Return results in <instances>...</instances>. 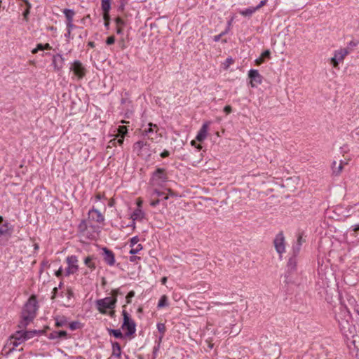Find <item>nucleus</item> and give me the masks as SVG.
Masks as SVG:
<instances>
[{
    "mask_svg": "<svg viewBox=\"0 0 359 359\" xmlns=\"http://www.w3.org/2000/svg\"><path fill=\"white\" fill-rule=\"evenodd\" d=\"M341 313L344 314L345 320H339V316H337V320L343 334L346 339L348 346H353L356 351V356L359 359V334H355V327L349 325L348 318H350L349 311H347L346 307H341Z\"/></svg>",
    "mask_w": 359,
    "mask_h": 359,
    "instance_id": "f257e3e1",
    "label": "nucleus"
},
{
    "mask_svg": "<svg viewBox=\"0 0 359 359\" xmlns=\"http://www.w3.org/2000/svg\"><path fill=\"white\" fill-rule=\"evenodd\" d=\"M37 309L38 306L36 297L31 296L23 307L21 314V320L18 325L19 328L25 329L27 326L32 322L36 317Z\"/></svg>",
    "mask_w": 359,
    "mask_h": 359,
    "instance_id": "f03ea898",
    "label": "nucleus"
},
{
    "mask_svg": "<svg viewBox=\"0 0 359 359\" xmlns=\"http://www.w3.org/2000/svg\"><path fill=\"white\" fill-rule=\"evenodd\" d=\"M21 333V331H16L7 341L4 346V350L6 351V354L13 352L16 347L25 341V338Z\"/></svg>",
    "mask_w": 359,
    "mask_h": 359,
    "instance_id": "7ed1b4c3",
    "label": "nucleus"
},
{
    "mask_svg": "<svg viewBox=\"0 0 359 359\" xmlns=\"http://www.w3.org/2000/svg\"><path fill=\"white\" fill-rule=\"evenodd\" d=\"M117 299L116 298L105 297L97 299L95 302L97 310L103 314L107 313L106 309H114L116 306Z\"/></svg>",
    "mask_w": 359,
    "mask_h": 359,
    "instance_id": "20e7f679",
    "label": "nucleus"
},
{
    "mask_svg": "<svg viewBox=\"0 0 359 359\" xmlns=\"http://www.w3.org/2000/svg\"><path fill=\"white\" fill-rule=\"evenodd\" d=\"M168 176L164 168H157L150 180V184L152 186H161L164 182H167Z\"/></svg>",
    "mask_w": 359,
    "mask_h": 359,
    "instance_id": "39448f33",
    "label": "nucleus"
},
{
    "mask_svg": "<svg viewBox=\"0 0 359 359\" xmlns=\"http://www.w3.org/2000/svg\"><path fill=\"white\" fill-rule=\"evenodd\" d=\"M122 315L123 316V323L121 326L122 329L127 330L126 335H133V334H135L136 331L135 323L130 318L129 314L127 313L126 310H123L122 311Z\"/></svg>",
    "mask_w": 359,
    "mask_h": 359,
    "instance_id": "423d86ee",
    "label": "nucleus"
},
{
    "mask_svg": "<svg viewBox=\"0 0 359 359\" xmlns=\"http://www.w3.org/2000/svg\"><path fill=\"white\" fill-rule=\"evenodd\" d=\"M67 267L65 269V276H69L70 275L76 273L79 271V259L76 255H70L66 258Z\"/></svg>",
    "mask_w": 359,
    "mask_h": 359,
    "instance_id": "0eeeda50",
    "label": "nucleus"
},
{
    "mask_svg": "<svg viewBox=\"0 0 359 359\" xmlns=\"http://www.w3.org/2000/svg\"><path fill=\"white\" fill-rule=\"evenodd\" d=\"M350 50L348 48H340L337 50L334 53V57L331 58V63L333 67L335 68H338L339 63L342 62L344 57L349 54Z\"/></svg>",
    "mask_w": 359,
    "mask_h": 359,
    "instance_id": "6e6552de",
    "label": "nucleus"
},
{
    "mask_svg": "<svg viewBox=\"0 0 359 359\" xmlns=\"http://www.w3.org/2000/svg\"><path fill=\"white\" fill-rule=\"evenodd\" d=\"M273 245L276 252L281 255L285 252V236L283 233L279 232L273 240Z\"/></svg>",
    "mask_w": 359,
    "mask_h": 359,
    "instance_id": "1a4fd4ad",
    "label": "nucleus"
},
{
    "mask_svg": "<svg viewBox=\"0 0 359 359\" xmlns=\"http://www.w3.org/2000/svg\"><path fill=\"white\" fill-rule=\"evenodd\" d=\"M248 76L250 79V83L252 88L257 87L258 84H261L262 82V76L257 69H250Z\"/></svg>",
    "mask_w": 359,
    "mask_h": 359,
    "instance_id": "9d476101",
    "label": "nucleus"
},
{
    "mask_svg": "<svg viewBox=\"0 0 359 359\" xmlns=\"http://www.w3.org/2000/svg\"><path fill=\"white\" fill-rule=\"evenodd\" d=\"M70 69L73 71L74 74L79 78H83L85 76L86 69L82 63L79 60H76L73 62L70 67Z\"/></svg>",
    "mask_w": 359,
    "mask_h": 359,
    "instance_id": "9b49d317",
    "label": "nucleus"
},
{
    "mask_svg": "<svg viewBox=\"0 0 359 359\" xmlns=\"http://www.w3.org/2000/svg\"><path fill=\"white\" fill-rule=\"evenodd\" d=\"M102 257L104 261L109 266H113L115 263V256L114 252L107 248H102Z\"/></svg>",
    "mask_w": 359,
    "mask_h": 359,
    "instance_id": "f8f14e48",
    "label": "nucleus"
},
{
    "mask_svg": "<svg viewBox=\"0 0 359 359\" xmlns=\"http://www.w3.org/2000/svg\"><path fill=\"white\" fill-rule=\"evenodd\" d=\"M88 216L90 219L97 223H102L104 221V217L103 215L95 208H93L89 210Z\"/></svg>",
    "mask_w": 359,
    "mask_h": 359,
    "instance_id": "ddd939ff",
    "label": "nucleus"
},
{
    "mask_svg": "<svg viewBox=\"0 0 359 359\" xmlns=\"http://www.w3.org/2000/svg\"><path fill=\"white\" fill-rule=\"evenodd\" d=\"M337 164V163L335 161L332 163V172L334 176H339L341 173L344 169V165L346 164V163H344L343 161H340L338 165Z\"/></svg>",
    "mask_w": 359,
    "mask_h": 359,
    "instance_id": "4468645a",
    "label": "nucleus"
},
{
    "mask_svg": "<svg viewBox=\"0 0 359 359\" xmlns=\"http://www.w3.org/2000/svg\"><path fill=\"white\" fill-rule=\"evenodd\" d=\"M64 62V58L61 55H54L53 58V65L54 66V69L56 71H59L62 68Z\"/></svg>",
    "mask_w": 359,
    "mask_h": 359,
    "instance_id": "2eb2a0df",
    "label": "nucleus"
},
{
    "mask_svg": "<svg viewBox=\"0 0 359 359\" xmlns=\"http://www.w3.org/2000/svg\"><path fill=\"white\" fill-rule=\"evenodd\" d=\"M208 123H204L202 126L201 128L200 129L196 135V140H198V142H202L206 138L208 134Z\"/></svg>",
    "mask_w": 359,
    "mask_h": 359,
    "instance_id": "dca6fc26",
    "label": "nucleus"
},
{
    "mask_svg": "<svg viewBox=\"0 0 359 359\" xmlns=\"http://www.w3.org/2000/svg\"><path fill=\"white\" fill-rule=\"evenodd\" d=\"M144 215L145 214L141 208H137L136 210H135L131 215V218L133 221V224H135V220L142 219L144 217Z\"/></svg>",
    "mask_w": 359,
    "mask_h": 359,
    "instance_id": "f3484780",
    "label": "nucleus"
},
{
    "mask_svg": "<svg viewBox=\"0 0 359 359\" xmlns=\"http://www.w3.org/2000/svg\"><path fill=\"white\" fill-rule=\"evenodd\" d=\"M67 337V332L64 330L54 331L49 334L48 338L50 339H55L59 338H66Z\"/></svg>",
    "mask_w": 359,
    "mask_h": 359,
    "instance_id": "a211bd4d",
    "label": "nucleus"
},
{
    "mask_svg": "<svg viewBox=\"0 0 359 359\" xmlns=\"http://www.w3.org/2000/svg\"><path fill=\"white\" fill-rule=\"evenodd\" d=\"M62 13L65 16L66 23L74 22V17L75 15V11L74 10L65 8L63 10Z\"/></svg>",
    "mask_w": 359,
    "mask_h": 359,
    "instance_id": "6ab92c4d",
    "label": "nucleus"
},
{
    "mask_svg": "<svg viewBox=\"0 0 359 359\" xmlns=\"http://www.w3.org/2000/svg\"><path fill=\"white\" fill-rule=\"evenodd\" d=\"M121 355V348L120 344L115 341L112 342V356L120 358Z\"/></svg>",
    "mask_w": 359,
    "mask_h": 359,
    "instance_id": "aec40b11",
    "label": "nucleus"
},
{
    "mask_svg": "<svg viewBox=\"0 0 359 359\" xmlns=\"http://www.w3.org/2000/svg\"><path fill=\"white\" fill-rule=\"evenodd\" d=\"M25 329H21V333L23 335V338H25V341L35 336V334L38 332L36 330H24Z\"/></svg>",
    "mask_w": 359,
    "mask_h": 359,
    "instance_id": "412c9836",
    "label": "nucleus"
},
{
    "mask_svg": "<svg viewBox=\"0 0 359 359\" xmlns=\"http://www.w3.org/2000/svg\"><path fill=\"white\" fill-rule=\"evenodd\" d=\"M55 326L57 327L65 326L67 324V320L65 316H57L55 318Z\"/></svg>",
    "mask_w": 359,
    "mask_h": 359,
    "instance_id": "4be33fe9",
    "label": "nucleus"
},
{
    "mask_svg": "<svg viewBox=\"0 0 359 359\" xmlns=\"http://www.w3.org/2000/svg\"><path fill=\"white\" fill-rule=\"evenodd\" d=\"M93 257L88 256L84 259L85 265L88 267L91 271L95 269V264L93 262Z\"/></svg>",
    "mask_w": 359,
    "mask_h": 359,
    "instance_id": "5701e85b",
    "label": "nucleus"
},
{
    "mask_svg": "<svg viewBox=\"0 0 359 359\" xmlns=\"http://www.w3.org/2000/svg\"><path fill=\"white\" fill-rule=\"evenodd\" d=\"M101 6L103 13H109L111 8V0H102Z\"/></svg>",
    "mask_w": 359,
    "mask_h": 359,
    "instance_id": "b1692460",
    "label": "nucleus"
},
{
    "mask_svg": "<svg viewBox=\"0 0 359 359\" xmlns=\"http://www.w3.org/2000/svg\"><path fill=\"white\" fill-rule=\"evenodd\" d=\"M257 10L255 9V7H250V8H248L245 10H242L239 13L241 15H243V16H251L255 12H256Z\"/></svg>",
    "mask_w": 359,
    "mask_h": 359,
    "instance_id": "393cba45",
    "label": "nucleus"
},
{
    "mask_svg": "<svg viewBox=\"0 0 359 359\" xmlns=\"http://www.w3.org/2000/svg\"><path fill=\"white\" fill-rule=\"evenodd\" d=\"M108 332H109V334H112L115 338H117V339L123 338V335L120 330L109 329Z\"/></svg>",
    "mask_w": 359,
    "mask_h": 359,
    "instance_id": "a878e982",
    "label": "nucleus"
},
{
    "mask_svg": "<svg viewBox=\"0 0 359 359\" xmlns=\"http://www.w3.org/2000/svg\"><path fill=\"white\" fill-rule=\"evenodd\" d=\"M168 305V297L166 295H163L161 297L159 302L158 303V308H163L167 306Z\"/></svg>",
    "mask_w": 359,
    "mask_h": 359,
    "instance_id": "bb28decb",
    "label": "nucleus"
},
{
    "mask_svg": "<svg viewBox=\"0 0 359 359\" xmlns=\"http://www.w3.org/2000/svg\"><path fill=\"white\" fill-rule=\"evenodd\" d=\"M296 264H297V262H296V259L294 257L289 259L288 262H287V267L289 269H290L291 271L295 270Z\"/></svg>",
    "mask_w": 359,
    "mask_h": 359,
    "instance_id": "cd10ccee",
    "label": "nucleus"
},
{
    "mask_svg": "<svg viewBox=\"0 0 359 359\" xmlns=\"http://www.w3.org/2000/svg\"><path fill=\"white\" fill-rule=\"evenodd\" d=\"M149 128L148 129H146L144 130V134L148 135L149 134L154 132V128L156 129V133L157 132V130H158L157 125L149 123Z\"/></svg>",
    "mask_w": 359,
    "mask_h": 359,
    "instance_id": "c85d7f7f",
    "label": "nucleus"
},
{
    "mask_svg": "<svg viewBox=\"0 0 359 359\" xmlns=\"http://www.w3.org/2000/svg\"><path fill=\"white\" fill-rule=\"evenodd\" d=\"M353 213V206L352 205H348L345 208L344 211L342 212V215L346 218L350 217Z\"/></svg>",
    "mask_w": 359,
    "mask_h": 359,
    "instance_id": "c756f323",
    "label": "nucleus"
},
{
    "mask_svg": "<svg viewBox=\"0 0 359 359\" xmlns=\"http://www.w3.org/2000/svg\"><path fill=\"white\" fill-rule=\"evenodd\" d=\"M142 249V246L141 244H137L132 248V249L130 250V254L131 255H135L138 253Z\"/></svg>",
    "mask_w": 359,
    "mask_h": 359,
    "instance_id": "7c9ffc66",
    "label": "nucleus"
},
{
    "mask_svg": "<svg viewBox=\"0 0 359 359\" xmlns=\"http://www.w3.org/2000/svg\"><path fill=\"white\" fill-rule=\"evenodd\" d=\"M157 329L159 332L161 333V336L160 337V340L163 338L164 333L165 332V325L163 323H158L157 324Z\"/></svg>",
    "mask_w": 359,
    "mask_h": 359,
    "instance_id": "2f4dec72",
    "label": "nucleus"
},
{
    "mask_svg": "<svg viewBox=\"0 0 359 359\" xmlns=\"http://www.w3.org/2000/svg\"><path fill=\"white\" fill-rule=\"evenodd\" d=\"M8 223H5L2 226L0 227V234L1 235H5L8 233L9 228H8Z\"/></svg>",
    "mask_w": 359,
    "mask_h": 359,
    "instance_id": "473e14b6",
    "label": "nucleus"
},
{
    "mask_svg": "<svg viewBox=\"0 0 359 359\" xmlns=\"http://www.w3.org/2000/svg\"><path fill=\"white\" fill-rule=\"evenodd\" d=\"M128 133L127 128L126 126H119L118 128V136L124 137Z\"/></svg>",
    "mask_w": 359,
    "mask_h": 359,
    "instance_id": "72a5a7b5",
    "label": "nucleus"
},
{
    "mask_svg": "<svg viewBox=\"0 0 359 359\" xmlns=\"http://www.w3.org/2000/svg\"><path fill=\"white\" fill-rule=\"evenodd\" d=\"M87 229V224L85 220H82L78 226V229L80 232H84Z\"/></svg>",
    "mask_w": 359,
    "mask_h": 359,
    "instance_id": "f704fd0d",
    "label": "nucleus"
},
{
    "mask_svg": "<svg viewBox=\"0 0 359 359\" xmlns=\"http://www.w3.org/2000/svg\"><path fill=\"white\" fill-rule=\"evenodd\" d=\"M79 323L77 321L72 322L69 324V327L71 330H75L79 328Z\"/></svg>",
    "mask_w": 359,
    "mask_h": 359,
    "instance_id": "c9c22d12",
    "label": "nucleus"
},
{
    "mask_svg": "<svg viewBox=\"0 0 359 359\" xmlns=\"http://www.w3.org/2000/svg\"><path fill=\"white\" fill-rule=\"evenodd\" d=\"M163 195H164V193L163 191H161L156 189H155L151 194L152 197H154V196L162 197Z\"/></svg>",
    "mask_w": 359,
    "mask_h": 359,
    "instance_id": "e433bc0d",
    "label": "nucleus"
},
{
    "mask_svg": "<svg viewBox=\"0 0 359 359\" xmlns=\"http://www.w3.org/2000/svg\"><path fill=\"white\" fill-rule=\"evenodd\" d=\"M103 18L104 20V25L108 27L109 25V13H103Z\"/></svg>",
    "mask_w": 359,
    "mask_h": 359,
    "instance_id": "4c0bfd02",
    "label": "nucleus"
},
{
    "mask_svg": "<svg viewBox=\"0 0 359 359\" xmlns=\"http://www.w3.org/2000/svg\"><path fill=\"white\" fill-rule=\"evenodd\" d=\"M135 296V292L133 290L132 291H130L127 296H126V303L127 304H130L131 302V298H133V297Z\"/></svg>",
    "mask_w": 359,
    "mask_h": 359,
    "instance_id": "58836bf2",
    "label": "nucleus"
},
{
    "mask_svg": "<svg viewBox=\"0 0 359 359\" xmlns=\"http://www.w3.org/2000/svg\"><path fill=\"white\" fill-rule=\"evenodd\" d=\"M44 50V49H43V44H42V43H38V44L36 45V47L34 49H33V50H32V53L33 54H35V53H36L39 50Z\"/></svg>",
    "mask_w": 359,
    "mask_h": 359,
    "instance_id": "ea45409f",
    "label": "nucleus"
},
{
    "mask_svg": "<svg viewBox=\"0 0 359 359\" xmlns=\"http://www.w3.org/2000/svg\"><path fill=\"white\" fill-rule=\"evenodd\" d=\"M116 27H123L124 25V21L121 18H116Z\"/></svg>",
    "mask_w": 359,
    "mask_h": 359,
    "instance_id": "a19ab883",
    "label": "nucleus"
},
{
    "mask_svg": "<svg viewBox=\"0 0 359 359\" xmlns=\"http://www.w3.org/2000/svg\"><path fill=\"white\" fill-rule=\"evenodd\" d=\"M114 42H115V37H114V36H110L106 40V43L107 45H111Z\"/></svg>",
    "mask_w": 359,
    "mask_h": 359,
    "instance_id": "79ce46f5",
    "label": "nucleus"
},
{
    "mask_svg": "<svg viewBox=\"0 0 359 359\" xmlns=\"http://www.w3.org/2000/svg\"><path fill=\"white\" fill-rule=\"evenodd\" d=\"M139 241V238L137 236H134L130 239V245L132 247L137 245V242Z\"/></svg>",
    "mask_w": 359,
    "mask_h": 359,
    "instance_id": "37998d69",
    "label": "nucleus"
},
{
    "mask_svg": "<svg viewBox=\"0 0 359 359\" xmlns=\"http://www.w3.org/2000/svg\"><path fill=\"white\" fill-rule=\"evenodd\" d=\"M66 26H67V30H69V31H72L73 29L77 28V27L76 25H74L73 22H70L69 23H66Z\"/></svg>",
    "mask_w": 359,
    "mask_h": 359,
    "instance_id": "c03bdc74",
    "label": "nucleus"
},
{
    "mask_svg": "<svg viewBox=\"0 0 359 359\" xmlns=\"http://www.w3.org/2000/svg\"><path fill=\"white\" fill-rule=\"evenodd\" d=\"M302 242H303L302 236L301 235H299V236L297 238V243L298 245L297 252H299Z\"/></svg>",
    "mask_w": 359,
    "mask_h": 359,
    "instance_id": "a18cd8bd",
    "label": "nucleus"
},
{
    "mask_svg": "<svg viewBox=\"0 0 359 359\" xmlns=\"http://www.w3.org/2000/svg\"><path fill=\"white\" fill-rule=\"evenodd\" d=\"M270 55H271V52L269 50H266L265 51H264L262 53V55L261 57H262L264 59V58H269L270 57Z\"/></svg>",
    "mask_w": 359,
    "mask_h": 359,
    "instance_id": "49530a36",
    "label": "nucleus"
},
{
    "mask_svg": "<svg viewBox=\"0 0 359 359\" xmlns=\"http://www.w3.org/2000/svg\"><path fill=\"white\" fill-rule=\"evenodd\" d=\"M226 33V32H222L221 34H218V35H216V36H214L213 37V40L215 42H217L220 40L221 37L224 35Z\"/></svg>",
    "mask_w": 359,
    "mask_h": 359,
    "instance_id": "de8ad7c7",
    "label": "nucleus"
},
{
    "mask_svg": "<svg viewBox=\"0 0 359 359\" xmlns=\"http://www.w3.org/2000/svg\"><path fill=\"white\" fill-rule=\"evenodd\" d=\"M267 2V0H262L259 4L256 6L255 7V9L257 11L259 9H260L262 6H265Z\"/></svg>",
    "mask_w": 359,
    "mask_h": 359,
    "instance_id": "09e8293b",
    "label": "nucleus"
},
{
    "mask_svg": "<svg viewBox=\"0 0 359 359\" xmlns=\"http://www.w3.org/2000/svg\"><path fill=\"white\" fill-rule=\"evenodd\" d=\"M121 294V292H119V290L118 289H116V290H113L111 291V295L112 297H111V298H116L117 299V296Z\"/></svg>",
    "mask_w": 359,
    "mask_h": 359,
    "instance_id": "8fccbe9b",
    "label": "nucleus"
},
{
    "mask_svg": "<svg viewBox=\"0 0 359 359\" xmlns=\"http://www.w3.org/2000/svg\"><path fill=\"white\" fill-rule=\"evenodd\" d=\"M116 145V138H114L109 142L107 148L115 147Z\"/></svg>",
    "mask_w": 359,
    "mask_h": 359,
    "instance_id": "3c124183",
    "label": "nucleus"
},
{
    "mask_svg": "<svg viewBox=\"0 0 359 359\" xmlns=\"http://www.w3.org/2000/svg\"><path fill=\"white\" fill-rule=\"evenodd\" d=\"M104 198V194H102L100 193H97L95 196V201L97 202V201H100L101 199Z\"/></svg>",
    "mask_w": 359,
    "mask_h": 359,
    "instance_id": "603ef678",
    "label": "nucleus"
},
{
    "mask_svg": "<svg viewBox=\"0 0 359 359\" xmlns=\"http://www.w3.org/2000/svg\"><path fill=\"white\" fill-rule=\"evenodd\" d=\"M224 111L226 114H230L231 111H232V108L230 105H226L224 107Z\"/></svg>",
    "mask_w": 359,
    "mask_h": 359,
    "instance_id": "864d4df0",
    "label": "nucleus"
},
{
    "mask_svg": "<svg viewBox=\"0 0 359 359\" xmlns=\"http://www.w3.org/2000/svg\"><path fill=\"white\" fill-rule=\"evenodd\" d=\"M160 203V199H156V200H152L151 202H150V205L152 206V207H156V205H158Z\"/></svg>",
    "mask_w": 359,
    "mask_h": 359,
    "instance_id": "5fc2aeb1",
    "label": "nucleus"
},
{
    "mask_svg": "<svg viewBox=\"0 0 359 359\" xmlns=\"http://www.w3.org/2000/svg\"><path fill=\"white\" fill-rule=\"evenodd\" d=\"M158 349H159V345H158L157 346H154V348H153V358H154V359L156 358V355H157V352L158 351Z\"/></svg>",
    "mask_w": 359,
    "mask_h": 359,
    "instance_id": "6e6d98bb",
    "label": "nucleus"
},
{
    "mask_svg": "<svg viewBox=\"0 0 359 359\" xmlns=\"http://www.w3.org/2000/svg\"><path fill=\"white\" fill-rule=\"evenodd\" d=\"M170 155V152L168 151V150H164L161 154V156L162 158H166L168 156H169Z\"/></svg>",
    "mask_w": 359,
    "mask_h": 359,
    "instance_id": "4d7b16f0",
    "label": "nucleus"
},
{
    "mask_svg": "<svg viewBox=\"0 0 359 359\" xmlns=\"http://www.w3.org/2000/svg\"><path fill=\"white\" fill-rule=\"evenodd\" d=\"M65 36L69 39H73V36L72 35V31L67 30V32L65 33Z\"/></svg>",
    "mask_w": 359,
    "mask_h": 359,
    "instance_id": "13d9d810",
    "label": "nucleus"
},
{
    "mask_svg": "<svg viewBox=\"0 0 359 359\" xmlns=\"http://www.w3.org/2000/svg\"><path fill=\"white\" fill-rule=\"evenodd\" d=\"M264 59L262 57H260L256 59L255 62L257 65H259L264 62Z\"/></svg>",
    "mask_w": 359,
    "mask_h": 359,
    "instance_id": "bf43d9fd",
    "label": "nucleus"
},
{
    "mask_svg": "<svg viewBox=\"0 0 359 359\" xmlns=\"http://www.w3.org/2000/svg\"><path fill=\"white\" fill-rule=\"evenodd\" d=\"M119 138L117 140L116 139V144L118 143V144H122L123 143V141H124V137H121V136H118Z\"/></svg>",
    "mask_w": 359,
    "mask_h": 359,
    "instance_id": "052dcab7",
    "label": "nucleus"
},
{
    "mask_svg": "<svg viewBox=\"0 0 359 359\" xmlns=\"http://www.w3.org/2000/svg\"><path fill=\"white\" fill-rule=\"evenodd\" d=\"M62 274V268L60 267L56 272H55V276L57 277H60Z\"/></svg>",
    "mask_w": 359,
    "mask_h": 359,
    "instance_id": "680f3d73",
    "label": "nucleus"
},
{
    "mask_svg": "<svg viewBox=\"0 0 359 359\" xmlns=\"http://www.w3.org/2000/svg\"><path fill=\"white\" fill-rule=\"evenodd\" d=\"M191 144L192 146L196 147L198 149H199V150L201 149V146L200 144L196 145V140H192L191 142Z\"/></svg>",
    "mask_w": 359,
    "mask_h": 359,
    "instance_id": "e2e57ef3",
    "label": "nucleus"
},
{
    "mask_svg": "<svg viewBox=\"0 0 359 359\" xmlns=\"http://www.w3.org/2000/svg\"><path fill=\"white\" fill-rule=\"evenodd\" d=\"M30 12V10L25 9V11L23 13V16L25 20H27V16L29 15Z\"/></svg>",
    "mask_w": 359,
    "mask_h": 359,
    "instance_id": "0e129e2a",
    "label": "nucleus"
},
{
    "mask_svg": "<svg viewBox=\"0 0 359 359\" xmlns=\"http://www.w3.org/2000/svg\"><path fill=\"white\" fill-rule=\"evenodd\" d=\"M123 32V27H116V33L118 34H121Z\"/></svg>",
    "mask_w": 359,
    "mask_h": 359,
    "instance_id": "69168bd1",
    "label": "nucleus"
},
{
    "mask_svg": "<svg viewBox=\"0 0 359 359\" xmlns=\"http://www.w3.org/2000/svg\"><path fill=\"white\" fill-rule=\"evenodd\" d=\"M43 46L44 50H50L52 48L49 43L43 44Z\"/></svg>",
    "mask_w": 359,
    "mask_h": 359,
    "instance_id": "338daca9",
    "label": "nucleus"
},
{
    "mask_svg": "<svg viewBox=\"0 0 359 359\" xmlns=\"http://www.w3.org/2000/svg\"><path fill=\"white\" fill-rule=\"evenodd\" d=\"M142 204V200L141 198H138L137 201V208H141Z\"/></svg>",
    "mask_w": 359,
    "mask_h": 359,
    "instance_id": "774afa93",
    "label": "nucleus"
}]
</instances>
